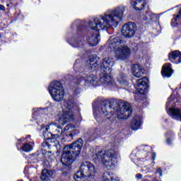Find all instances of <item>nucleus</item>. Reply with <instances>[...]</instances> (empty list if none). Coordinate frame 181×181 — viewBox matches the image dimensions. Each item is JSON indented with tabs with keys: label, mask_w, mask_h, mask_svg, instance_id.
Segmentation results:
<instances>
[{
	"label": "nucleus",
	"mask_w": 181,
	"mask_h": 181,
	"mask_svg": "<svg viewBox=\"0 0 181 181\" xmlns=\"http://www.w3.org/2000/svg\"><path fill=\"white\" fill-rule=\"evenodd\" d=\"M125 7L118 6L112 10H107L98 18L88 22V25L93 30H108L111 28H117L124 18Z\"/></svg>",
	"instance_id": "obj_1"
},
{
	"label": "nucleus",
	"mask_w": 181,
	"mask_h": 181,
	"mask_svg": "<svg viewBox=\"0 0 181 181\" xmlns=\"http://www.w3.org/2000/svg\"><path fill=\"white\" fill-rule=\"evenodd\" d=\"M100 114L107 116L110 113L117 115L118 119H127L132 114V107L127 102L119 101L118 103L112 100H105L101 105Z\"/></svg>",
	"instance_id": "obj_2"
},
{
	"label": "nucleus",
	"mask_w": 181,
	"mask_h": 181,
	"mask_svg": "<svg viewBox=\"0 0 181 181\" xmlns=\"http://www.w3.org/2000/svg\"><path fill=\"white\" fill-rule=\"evenodd\" d=\"M83 148V139H78L70 146L64 147L61 162L64 166H70L78 158Z\"/></svg>",
	"instance_id": "obj_3"
},
{
	"label": "nucleus",
	"mask_w": 181,
	"mask_h": 181,
	"mask_svg": "<svg viewBox=\"0 0 181 181\" xmlns=\"http://www.w3.org/2000/svg\"><path fill=\"white\" fill-rule=\"evenodd\" d=\"M107 46L111 50H115V57L118 60H127L131 56V48L125 45V42L119 37H110Z\"/></svg>",
	"instance_id": "obj_4"
},
{
	"label": "nucleus",
	"mask_w": 181,
	"mask_h": 181,
	"mask_svg": "<svg viewBox=\"0 0 181 181\" xmlns=\"http://www.w3.org/2000/svg\"><path fill=\"white\" fill-rule=\"evenodd\" d=\"M118 154L114 150H101L93 155V160H95V162L101 160L103 165H105L107 169H111L112 166H115Z\"/></svg>",
	"instance_id": "obj_5"
},
{
	"label": "nucleus",
	"mask_w": 181,
	"mask_h": 181,
	"mask_svg": "<svg viewBox=\"0 0 181 181\" xmlns=\"http://www.w3.org/2000/svg\"><path fill=\"white\" fill-rule=\"evenodd\" d=\"M62 112L58 114V122L61 125H66L74 119L73 111L76 109V103L71 99L65 100L62 105Z\"/></svg>",
	"instance_id": "obj_6"
},
{
	"label": "nucleus",
	"mask_w": 181,
	"mask_h": 181,
	"mask_svg": "<svg viewBox=\"0 0 181 181\" xmlns=\"http://www.w3.org/2000/svg\"><path fill=\"white\" fill-rule=\"evenodd\" d=\"M95 173H97V170L94 164L85 161L81 163L80 170L74 175V179L75 181H84L87 177L94 179Z\"/></svg>",
	"instance_id": "obj_7"
},
{
	"label": "nucleus",
	"mask_w": 181,
	"mask_h": 181,
	"mask_svg": "<svg viewBox=\"0 0 181 181\" xmlns=\"http://www.w3.org/2000/svg\"><path fill=\"white\" fill-rule=\"evenodd\" d=\"M66 80L72 81V83H74L76 86H86L87 87H90V86H97V84H98V79H97L95 76L93 74L88 76L83 72L76 78L72 75H68L66 76Z\"/></svg>",
	"instance_id": "obj_8"
},
{
	"label": "nucleus",
	"mask_w": 181,
	"mask_h": 181,
	"mask_svg": "<svg viewBox=\"0 0 181 181\" xmlns=\"http://www.w3.org/2000/svg\"><path fill=\"white\" fill-rule=\"evenodd\" d=\"M48 91L54 101L60 103L64 98V88L60 81H55L52 82L49 87Z\"/></svg>",
	"instance_id": "obj_9"
},
{
	"label": "nucleus",
	"mask_w": 181,
	"mask_h": 181,
	"mask_svg": "<svg viewBox=\"0 0 181 181\" xmlns=\"http://www.w3.org/2000/svg\"><path fill=\"white\" fill-rule=\"evenodd\" d=\"M43 148H48V149H52V151H47L45 153V158H51L54 155V153H58L59 151L62 148L60 146V142L59 140L52 139L50 141H45L42 144Z\"/></svg>",
	"instance_id": "obj_10"
},
{
	"label": "nucleus",
	"mask_w": 181,
	"mask_h": 181,
	"mask_svg": "<svg viewBox=\"0 0 181 181\" xmlns=\"http://www.w3.org/2000/svg\"><path fill=\"white\" fill-rule=\"evenodd\" d=\"M136 31V24L132 22L124 24L122 29V35L125 37H134Z\"/></svg>",
	"instance_id": "obj_11"
},
{
	"label": "nucleus",
	"mask_w": 181,
	"mask_h": 181,
	"mask_svg": "<svg viewBox=\"0 0 181 181\" xmlns=\"http://www.w3.org/2000/svg\"><path fill=\"white\" fill-rule=\"evenodd\" d=\"M60 124L57 123H49L48 125L45 126L42 129V135L46 141H50L52 139V135L54 134V131H56Z\"/></svg>",
	"instance_id": "obj_12"
},
{
	"label": "nucleus",
	"mask_w": 181,
	"mask_h": 181,
	"mask_svg": "<svg viewBox=\"0 0 181 181\" xmlns=\"http://www.w3.org/2000/svg\"><path fill=\"white\" fill-rule=\"evenodd\" d=\"M114 66V59L112 58H105L100 65L101 71L106 74H110L112 71Z\"/></svg>",
	"instance_id": "obj_13"
},
{
	"label": "nucleus",
	"mask_w": 181,
	"mask_h": 181,
	"mask_svg": "<svg viewBox=\"0 0 181 181\" xmlns=\"http://www.w3.org/2000/svg\"><path fill=\"white\" fill-rule=\"evenodd\" d=\"M69 126H66L63 131V129H62L60 126L58 127L57 129L54 131V134H52V139H64V138H66V132L69 131Z\"/></svg>",
	"instance_id": "obj_14"
},
{
	"label": "nucleus",
	"mask_w": 181,
	"mask_h": 181,
	"mask_svg": "<svg viewBox=\"0 0 181 181\" xmlns=\"http://www.w3.org/2000/svg\"><path fill=\"white\" fill-rule=\"evenodd\" d=\"M170 62L176 63V64L181 63V52L179 50L171 52L168 54Z\"/></svg>",
	"instance_id": "obj_15"
},
{
	"label": "nucleus",
	"mask_w": 181,
	"mask_h": 181,
	"mask_svg": "<svg viewBox=\"0 0 181 181\" xmlns=\"http://www.w3.org/2000/svg\"><path fill=\"white\" fill-rule=\"evenodd\" d=\"M148 83V78L143 77L136 81V90L139 91V93H144V90H145V87H146V84Z\"/></svg>",
	"instance_id": "obj_16"
},
{
	"label": "nucleus",
	"mask_w": 181,
	"mask_h": 181,
	"mask_svg": "<svg viewBox=\"0 0 181 181\" xmlns=\"http://www.w3.org/2000/svg\"><path fill=\"white\" fill-rule=\"evenodd\" d=\"M161 74L163 77H170L173 74V69H172V64H165L163 66Z\"/></svg>",
	"instance_id": "obj_17"
},
{
	"label": "nucleus",
	"mask_w": 181,
	"mask_h": 181,
	"mask_svg": "<svg viewBox=\"0 0 181 181\" xmlns=\"http://www.w3.org/2000/svg\"><path fill=\"white\" fill-rule=\"evenodd\" d=\"M144 66H142V65L135 64L132 67V74L138 78L144 76Z\"/></svg>",
	"instance_id": "obj_18"
},
{
	"label": "nucleus",
	"mask_w": 181,
	"mask_h": 181,
	"mask_svg": "<svg viewBox=\"0 0 181 181\" xmlns=\"http://www.w3.org/2000/svg\"><path fill=\"white\" fill-rule=\"evenodd\" d=\"M131 4L136 11H142L146 6L145 0H132Z\"/></svg>",
	"instance_id": "obj_19"
},
{
	"label": "nucleus",
	"mask_w": 181,
	"mask_h": 181,
	"mask_svg": "<svg viewBox=\"0 0 181 181\" xmlns=\"http://www.w3.org/2000/svg\"><path fill=\"white\" fill-rule=\"evenodd\" d=\"M103 181H119V179L114 175V173L106 172L102 175Z\"/></svg>",
	"instance_id": "obj_20"
},
{
	"label": "nucleus",
	"mask_w": 181,
	"mask_h": 181,
	"mask_svg": "<svg viewBox=\"0 0 181 181\" xmlns=\"http://www.w3.org/2000/svg\"><path fill=\"white\" fill-rule=\"evenodd\" d=\"M45 115V112L43 109H37L33 112V118L37 121V122H41V121H43V116Z\"/></svg>",
	"instance_id": "obj_21"
},
{
	"label": "nucleus",
	"mask_w": 181,
	"mask_h": 181,
	"mask_svg": "<svg viewBox=\"0 0 181 181\" xmlns=\"http://www.w3.org/2000/svg\"><path fill=\"white\" fill-rule=\"evenodd\" d=\"M52 175H53V172L52 170L44 169L41 173L40 179L42 181L49 180L52 177Z\"/></svg>",
	"instance_id": "obj_22"
},
{
	"label": "nucleus",
	"mask_w": 181,
	"mask_h": 181,
	"mask_svg": "<svg viewBox=\"0 0 181 181\" xmlns=\"http://www.w3.org/2000/svg\"><path fill=\"white\" fill-rule=\"evenodd\" d=\"M141 127V117L139 116H135L134 119L131 122V128L133 131H136L139 129Z\"/></svg>",
	"instance_id": "obj_23"
},
{
	"label": "nucleus",
	"mask_w": 181,
	"mask_h": 181,
	"mask_svg": "<svg viewBox=\"0 0 181 181\" xmlns=\"http://www.w3.org/2000/svg\"><path fill=\"white\" fill-rule=\"evenodd\" d=\"M83 43L84 40L83 39V37H77L71 41L70 45H71L73 47H81Z\"/></svg>",
	"instance_id": "obj_24"
},
{
	"label": "nucleus",
	"mask_w": 181,
	"mask_h": 181,
	"mask_svg": "<svg viewBox=\"0 0 181 181\" xmlns=\"http://www.w3.org/2000/svg\"><path fill=\"white\" fill-rule=\"evenodd\" d=\"M98 37H100V34L98 32L94 33L91 37L88 38V42L90 43V46H97L98 45Z\"/></svg>",
	"instance_id": "obj_25"
},
{
	"label": "nucleus",
	"mask_w": 181,
	"mask_h": 181,
	"mask_svg": "<svg viewBox=\"0 0 181 181\" xmlns=\"http://www.w3.org/2000/svg\"><path fill=\"white\" fill-rule=\"evenodd\" d=\"M88 67L90 69H95L97 66H98V62H97V59L95 56L92 55L89 57V59L86 62Z\"/></svg>",
	"instance_id": "obj_26"
},
{
	"label": "nucleus",
	"mask_w": 181,
	"mask_h": 181,
	"mask_svg": "<svg viewBox=\"0 0 181 181\" xmlns=\"http://www.w3.org/2000/svg\"><path fill=\"white\" fill-rule=\"evenodd\" d=\"M104 76L103 78L104 84H107V86H111L114 83V80H112V76H111L110 73H103Z\"/></svg>",
	"instance_id": "obj_27"
},
{
	"label": "nucleus",
	"mask_w": 181,
	"mask_h": 181,
	"mask_svg": "<svg viewBox=\"0 0 181 181\" xmlns=\"http://www.w3.org/2000/svg\"><path fill=\"white\" fill-rule=\"evenodd\" d=\"M117 81L123 86V87H127L128 86V81H127V76L119 75L117 76Z\"/></svg>",
	"instance_id": "obj_28"
},
{
	"label": "nucleus",
	"mask_w": 181,
	"mask_h": 181,
	"mask_svg": "<svg viewBox=\"0 0 181 181\" xmlns=\"http://www.w3.org/2000/svg\"><path fill=\"white\" fill-rule=\"evenodd\" d=\"M76 134H78V130L73 129L70 130L69 132L66 131L65 132L66 136H70L71 139H73V136H74V135H76Z\"/></svg>",
	"instance_id": "obj_29"
},
{
	"label": "nucleus",
	"mask_w": 181,
	"mask_h": 181,
	"mask_svg": "<svg viewBox=\"0 0 181 181\" xmlns=\"http://www.w3.org/2000/svg\"><path fill=\"white\" fill-rule=\"evenodd\" d=\"M22 150L24 151V152H30V151H32V146L29 144H25L23 146Z\"/></svg>",
	"instance_id": "obj_30"
},
{
	"label": "nucleus",
	"mask_w": 181,
	"mask_h": 181,
	"mask_svg": "<svg viewBox=\"0 0 181 181\" xmlns=\"http://www.w3.org/2000/svg\"><path fill=\"white\" fill-rule=\"evenodd\" d=\"M77 25H79V26L77 27L78 30H81V26H83V23H81L80 21H76L72 24L73 26H77Z\"/></svg>",
	"instance_id": "obj_31"
},
{
	"label": "nucleus",
	"mask_w": 181,
	"mask_h": 181,
	"mask_svg": "<svg viewBox=\"0 0 181 181\" xmlns=\"http://www.w3.org/2000/svg\"><path fill=\"white\" fill-rule=\"evenodd\" d=\"M153 16V14L151 13L150 11H148L146 13V18H144L145 21L151 20L152 21V17Z\"/></svg>",
	"instance_id": "obj_32"
},
{
	"label": "nucleus",
	"mask_w": 181,
	"mask_h": 181,
	"mask_svg": "<svg viewBox=\"0 0 181 181\" xmlns=\"http://www.w3.org/2000/svg\"><path fill=\"white\" fill-rule=\"evenodd\" d=\"M175 21H178V22H180V21H181V8L178 12V14L176 16Z\"/></svg>",
	"instance_id": "obj_33"
},
{
	"label": "nucleus",
	"mask_w": 181,
	"mask_h": 181,
	"mask_svg": "<svg viewBox=\"0 0 181 181\" xmlns=\"http://www.w3.org/2000/svg\"><path fill=\"white\" fill-rule=\"evenodd\" d=\"M113 119L112 117L109 118L107 120L108 127L111 128V125H112Z\"/></svg>",
	"instance_id": "obj_34"
},
{
	"label": "nucleus",
	"mask_w": 181,
	"mask_h": 181,
	"mask_svg": "<svg viewBox=\"0 0 181 181\" xmlns=\"http://www.w3.org/2000/svg\"><path fill=\"white\" fill-rule=\"evenodd\" d=\"M141 172H144L145 173H149V172H151V170H149V168H148V167H144L141 170Z\"/></svg>",
	"instance_id": "obj_35"
},
{
	"label": "nucleus",
	"mask_w": 181,
	"mask_h": 181,
	"mask_svg": "<svg viewBox=\"0 0 181 181\" xmlns=\"http://www.w3.org/2000/svg\"><path fill=\"white\" fill-rule=\"evenodd\" d=\"M162 172H163V170H161V168H158L156 169V173H158L160 175V176L162 177L163 176Z\"/></svg>",
	"instance_id": "obj_36"
},
{
	"label": "nucleus",
	"mask_w": 181,
	"mask_h": 181,
	"mask_svg": "<svg viewBox=\"0 0 181 181\" xmlns=\"http://www.w3.org/2000/svg\"><path fill=\"white\" fill-rule=\"evenodd\" d=\"M136 177L139 180L142 179L143 175L141 173H138L136 175Z\"/></svg>",
	"instance_id": "obj_37"
},
{
	"label": "nucleus",
	"mask_w": 181,
	"mask_h": 181,
	"mask_svg": "<svg viewBox=\"0 0 181 181\" xmlns=\"http://www.w3.org/2000/svg\"><path fill=\"white\" fill-rule=\"evenodd\" d=\"M151 158H152L153 160H155V159H156V154L155 153H152Z\"/></svg>",
	"instance_id": "obj_38"
},
{
	"label": "nucleus",
	"mask_w": 181,
	"mask_h": 181,
	"mask_svg": "<svg viewBox=\"0 0 181 181\" xmlns=\"http://www.w3.org/2000/svg\"><path fill=\"white\" fill-rule=\"evenodd\" d=\"M0 11H5V6L2 4H0Z\"/></svg>",
	"instance_id": "obj_39"
},
{
	"label": "nucleus",
	"mask_w": 181,
	"mask_h": 181,
	"mask_svg": "<svg viewBox=\"0 0 181 181\" xmlns=\"http://www.w3.org/2000/svg\"><path fill=\"white\" fill-rule=\"evenodd\" d=\"M167 144H168V145H170V144H172V139H167Z\"/></svg>",
	"instance_id": "obj_40"
},
{
	"label": "nucleus",
	"mask_w": 181,
	"mask_h": 181,
	"mask_svg": "<svg viewBox=\"0 0 181 181\" xmlns=\"http://www.w3.org/2000/svg\"><path fill=\"white\" fill-rule=\"evenodd\" d=\"M77 62H78V61L76 60V62H75L74 69H76V64H77Z\"/></svg>",
	"instance_id": "obj_41"
},
{
	"label": "nucleus",
	"mask_w": 181,
	"mask_h": 181,
	"mask_svg": "<svg viewBox=\"0 0 181 181\" xmlns=\"http://www.w3.org/2000/svg\"><path fill=\"white\" fill-rule=\"evenodd\" d=\"M17 148H18V149H19V146L18 145H17Z\"/></svg>",
	"instance_id": "obj_42"
},
{
	"label": "nucleus",
	"mask_w": 181,
	"mask_h": 181,
	"mask_svg": "<svg viewBox=\"0 0 181 181\" xmlns=\"http://www.w3.org/2000/svg\"><path fill=\"white\" fill-rule=\"evenodd\" d=\"M1 36H2V35L0 34V39H1Z\"/></svg>",
	"instance_id": "obj_43"
}]
</instances>
